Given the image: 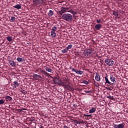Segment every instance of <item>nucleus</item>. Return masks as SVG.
<instances>
[{
	"label": "nucleus",
	"instance_id": "obj_1",
	"mask_svg": "<svg viewBox=\"0 0 128 128\" xmlns=\"http://www.w3.org/2000/svg\"><path fill=\"white\" fill-rule=\"evenodd\" d=\"M62 18L66 22H72V16L70 14H64L62 15Z\"/></svg>",
	"mask_w": 128,
	"mask_h": 128
},
{
	"label": "nucleus",
	"instance_id": "obj_2",
	"mask_svg": "<svg viewBox=\"0 0 128 128\" xmlns=\"http://www.w3.org/2000/svg\"><path fill=\"white\" fill-rule=\"evenodd\" d=\"M84 58H90L92 56V50L90 49H87L84 50Z\"/></svg>",
	"mask_w": 128,
	"mask_h": 128
},
{
	"label": "nucleus",
	"instance_id": "obj_3",
	"mask_svg": "<svg viewBox=\"0 0 128 128\" xmlns=\"http://www.w3.org/2000/svg\"><path fill=\"white\" fill-rule=\"evenodd\" d=\"M104 62L107 64V66H114V62L110 58H106L104 60Z\"/></svg>",
	"mask_w": 128,
	"mask_h": 128
},
{
	"label": "nucleus",
	"instance_id": "obj_4",
	"mask_svg": "<svg viewBox=\"0 0 128 128\" xmlns=\"http://www.w3.org/2000/svg\"><path fill=\"white\" fill-rule=\"evenodd\" d=\"M57 28L56 26L52 27V31H51V36L53 38H56V32Z\"/></svg>",
	"mask_w": 128,
	"mask_h": 128
},
{
	"label": "nucleus",
	"instance_id": "obj_5",
	"mask_svg": "<svg viewBox=\"0 0 128 128\" xmlns=\"http://www.w3.org/2000/svg\"><path fill=\"white\" fill-rule=\"evenodd\" d=\"M66 84H68V81L62 82V80H60L58 86H63L64 88H66V86H68Z\"/></svg>",
	"mask_w": 128,
	"mask_h": 128
},
{
	"label": "nucleus",
	"instance_id": "obj_6",
	"mask_svg": "<svg viewBox=\"0 0 128 128\" xmlns=\"http://www.w3.org/2000/svg\"><path fill=\"white\" fill-rule=\"evenodd\" d=\"M70 7L68 8H62L61 12H60V14H64V12H68V10H70Z\"/></svg>",
	"mask_w": 128,
	"mask_h": 128
},
{
	"label": "nucleus",
	"instance_id": "obj_7",
	"mask_svg": "<svg viewBox=\"0 0 128 128\" xmlns=\"http://www.w3.org/2000/svg\"><path fill=\"white\" fill-rule=\"evenodd\" d=\"M125 125L126 124L124 123L120 124L118 125L114 124V128H124Z\"/></svg>",
	"mask_w": 128,
	"mask_h": 128
},
{
	"label": "nucleus",
	"instance_id": "obj_8",
	"mask_svg": "<svg viewBox=\"0 0 128 128\" xmlns=\"http://www.w3.org/2000/svg\"><path fill=\"white\" fill-rule=\"evenodd\" d=\"M72 72H74L78 74H84V72L76 70L74 68H72Z\"/></svg>",
	"mask_w": 128,
	"mask_h": 128
},
{
	"label": "nucleus",
	"instance_id": "obj_9",
	"mask_svg": "<svg viewBox=\"0 0 128 128\" xmlns=\"http://www.w3.org/2000/svg\"><path fill=\"white\" fill-rule=\"evenodd\" d=\"M53 82L55 84H58V86L60 84V80L58 78H55L54 79Z\"/></svg>",
	"mask_w": 128,
	"mask_h": 128
},
{
	"label": "nucleus",
	"instance_id": "obj_10",
	"mask_svg": "<svg viewBox=\"0 0 128 128\" xmlns=\"http://www.w3.org/2000/svg\"><path fill=\"white\" fill-rule=\"evenodd\" d=\"M40 70L41 72L43 74H44L46 76H50L52 78V76H50V74L48 73V72H46L44 70H42V69H40Z\"/></svg>",
	"mask_w": 128,
	"mask_h": 128
},
{
	"label": "nucleus",
	"instance_id": "obj_11",
	"mask_svg": "<svg viewBox=\"0 0 128 128\" xmlns=\"http://www.w3.org/2000/svg\"><path fill=\"white\" fill-rule=\"evenodd\" d=\"M108 76H105L104 77V80H105V84H110V86H112V84H114L110 82V80H108V78L107 77Z\"/></svg>",
	"mask_w": 128,
	"mask_h": 128
},
{
	"label": "nucleus",
	"instance_id": "obj_12",
	"mask_svg": "<svg viewBox=\"0 0 128 128\" xmlns=\"http://www.w3.org/2000/svg\"><path fill=\"white\" fill-rule=\"evenodd\" d=\"M4 100H5L6 102H10L11 100H12V98L10 96H6L4 98Z\"/></svg>",
	"mask_w": 128,
	"mask_h": 128
},
{
	"label": "nucleus",
	"instance_id": "obj_13",
	"mask_svg": "<svg viewBox=\"0 0 128 128\" xmlns=\"http://www.w3.org/2000/svg\"><path fill=\"white\" fill-rule=\"evenodd\" d=\"M95 80L96 82H100V76L98 73H96Z\"/></svg>",
	"mask_w": 128,
	"mask_h": 128
},
{
	"label": "nucleus",
	"instance_id": "obj_14",
	"mask_svg": "<svg viewBox=\"0 0 128 128\" xmlns=\"http://www.w3.org/2000/svg\"><path fill=\"white\" fill-rule=\"evenodd\" d=\"M102 25L100 24H96V25L94 26V28H96V30H100L102 28Z\"/></svg>",
	"mask_w": 128,
	"mask_h": 128
},
{
	"label": "nucleus",
	"instance_id": "obj_15",
	"mask_svg": "<svg viewBox=\"0 0 128 128\" xmlns=\"http://www.w3.org/2000/svg\"><path fill=\"white\" fill-rule=\"evenodd\" d=\"M110 80L111 82H113V84H116V77L112 75L110 76Z\"/></svg>",
	"mask_w": 128,
	"mask_h": 128
},
{
	"label": "nucleus",
	"instance_id": "obj_16",
	"mask_svg": "<svg viewBox=\"0 0 128 128\" xmlns=\"http://www.w3.org/2000/svg\"><path fill=\"white\" fill-rule=\"evenodd\" d=\"M9 64L10 66H16V62L13 60H10L9 62Z\"/></svg>",
	"mask_w": 128,
	"mask_h": 128
},
{
	"label": "nucleus",
	"instance_id": "obj_17",
	"mask_svg": "<svg viewBox=\"0 0 128 128\" xmlns=\"http://www.w3.org/2000/svg\"><path fill=\"white\" fill-rule=\"evenodd\" d=\"M13 6L14 8H16L17 10H20V8H22V6L20 4H17Z\"/></svg>",
	"mask_w": 128,
	"mask_h": 128
},
{
	"label": "nucleus",
	"instance_id": "obj_18",
	"mask_svg": "<svg viewBox=\"0 0 128 128\" xmlns=\"http://www.w3.org/2000/svg\"><path fill=\"white\" fill-rule=\"evenodd\" d=\"M96 108H92L89 110V114H94L96 112Z\"/></svg>",
	"mask_w": 128,
	"mask_h": 128
},
{
	"label": "nucleus",
	"instance_id": "obj_19",
	"mask_svg": "<svg viewBox=\"0 0 128 128\" xmlns=\"http://www.w3.org/2000/svg\"><path fill=\"white\" fill-rule=\"evenodd\" d=\"M14 88H18V86H20V84H18V82L16 81H14Z\"/></svg>",
	"mask_w": 128,
	"mask_h": 128
},
{
	"label": "nucleus",
	"instance_id": "obj_20",
	"mask_svg": "<svg viewBox=\"0 0 128 128\" xmlns=\"http://www.w3.org/2000/svg\"><path fill=\"white\" fill-rule=\"evenodd\" d=\"M68 12H70V14H73V16L74 17V16H76V12L70 10H69L68 11Z\"/></svg>",
	"mask_w": 128,
	"mask_h": 128
},
{
	"label": "nucleus",
	"instance_id": "obj_21",
	"mask_svg": "<svg viewBox=\"0 0 128 128\" xmlns=\"http://www.w3.org/2000/svg\"><path fill=\"white\" fill-rule=\"evenodd\" d=\"M48 16H52L54 14V12L52 10H49V12L48 13Z\"/></svg>",
	"mask_w": 128,
	"mask_h": 128
},
{
	"label": "nucleus",
	"instance_id": "obj_22",
	"mask_svg": "<svg viewBox=\"0 0 128 128\" xmlns=\"http://www.w3.org/2000/svg\"><path fill=\"white\" fill-rule=\"evenodd\" d=\"M112 14H113V16H116V18H118V12L116 11L113 10Z\"/></svg>",
	"mask_w": 128,
	"mask_h": 128
},
{
	"label": "nucleus",
	"instance_id": "obj_23",
	"mask_svg": "<svg viewBox=\"0 0 128 128\" xmlns=\"http://www.w3.org/2000/svg\"><path fill=\"white\" fill-rule=\"evenodd\" d=\"M45 70H46V72H53L52 70L48 68V67H46Z\"/></svg>",
	"mask_w": 128,
	"mask_h": 128
},
{
	"label": "nucleus",
	"instance_id": "obj_24",
	"mask_svg": "<svg viewBox=\"0 0 128 128\" xmlns=\"http://www.w3.org/2000/svg\"><path fill=\"white\" fill-rule=\"evenodd\" d=\"M16 60H18V62H24V58L18 57L17 58Z\"/></svg>",
	"mask_w": 128,
	"mask_h": 128
},
{
	"label": "nucleus",
	"instance_id": "obj_25",
	"mask_svg": "<svg viewBox=\"0 0 128 128\" xmlns=\"http://www.w3.org/2000/svg\"><path fill=\"white\" fill-rule=\"evenodd\" d=\"M33 78H42V76L40 75H38V74H34L33 75Z\"/></svg>",
	"mask_w": 128,
	"mask_h": 128
},
{
	"label": "nucleus",
	"instance_id": "obj_26",
	"mask_svg": "<svg viewBox=\"0 0 128 128\" xmlns=\"http://www.w3.org/2000/svg\"><path fill=\"white\" fill-rule=\"evenodd\" d=\"M67 86H65V88H68V90H72V86H70V85L66 84Z\"/></svg>",
	"mask_w": 128,
	"mask_h": 128
},
{
	"label": "nucleus",
	"instance_id": "obj_27",
	"mask_svg": "<svg viewBox=\"0 0 128 128\" xmlns=\"http://www.w3.org/2000/svg\"><path fill=\"white\" fill-rule=\"evenodd\" d=\"M92 84L95 86H98V82L93 78V82Z\"/></svg>",
	"mask_w": 128,
	"mask_h": 128
},
{
	"label": "nucleus",
	"instance_id": "obj_28",
	"mask_svg": "<svg viewBox=\"0 0 128 128\" xmlns=\"http://www.w3.org/2000/svg\"><path fill=\"white\" fill-rule=\"evenodd\" d=\"M6 40L8 42H12V36H7Z\"/></svg>",
	"mask_w": 128,
	"mask_h": 128
},
{
	"label": "nucleus",
	"instance_id": "obj_29",
	"mask_svg": "<svg viewBox=\"0 0 128 128\" xmlns=\"http://www.w3.org/2000/svg\"><path fill=\"white\" fill-rule=\"evenodd\" d=\"M68 50L67 48H66L65 49L62 50V52L63 54H66V52H68Z\"/></svg>",
	"mask_w": 128,
	"mask_h": 128
},
{
	"label": "nucleus",
	"instance_id": "obj_30",
	"mask_svg": "<svg viewBox=\"0 0 128 128\" xmlns=\"http://www.w3.org/2000/svg\"><path fill=\"white\" fill-rule=\"evenodd\" d=\"M82 84H89L90 82L86 81V80H83L82 82H81Z\"/></svg>",
	"mask_w": 128,
	"mask_h": 128
},
{
	"label": "nucleus",
	"instance_id": "obj_31",
	"mask_svg": "<svg viewBox=\"0 0 128 128\" xmlns=\"http://www.w3.org/2000/svg\"><path fill=\"white\" fill-rule=\"evenodd\" d=\"M4 102H6V100H4V98L0 100V104H4Z\"/></svg>",
	"mask_w": 128,
	"mask_h": 128
},
{
	"label": "nucleus",
	"instance_id": "obj_32",
	"mask_svg": "<svg viewBox=\"0 0 128 128\" xmlns=\"http://www.w3.org/2000/svg\"><path fill=\"white\" fill-rule=\"evenodd\" d=\"M20 92L22 94H28V92L24 90H21Z\"/></svg>",
	"mask_w": 128,
	"mask_h": 128
},
{
	"label": "nucleus",
	"instance_id": "obj_33",
	"mask_svg": "<svg viewBox=\"0 0 128 128\" xmlns=\"http://www.w3.org/2000/svg\"><path fill=\"white\" fill-rule=\"evenodd\" d=\"M36 2H38V4H44L43 0H38L36 1Z\"/></svg>",
	"mask_w": 128,
	"mask_h": 128
},
{
	"label": "nucleus",
	"instance_id": "obj_34",
	"mask_svg": "<svg viewBox=\"0 0 128 128\" xmlns=\"http://www.w3.org/2000/svg\"><path fill=\"white\" fill-rule=\"evenodd\" d=\"M72 48V44H70L66 47V48L68 50H70Z\"/></svg>",
	"mask_w": 128,
	"mask_h": 128
},
{
	"label": "nucleus",
	"instance_id": "obj_35",
	"mask_svg": "<svg viewBox=\"0 0 128 128\" xmlns=\"http://www.w3.org/2000/svg\"><path fill=\"white\" fill-rule=\"evenodd\" d=\"M107 98H110V100H114V96H111L110 95L109 96H108Z\"/></svg>",
	"mask_w": 128,
	"mask_h": 128
},
{
	"label": "nucleus",
	"instance_id": "obj_36",
	"mask_svg": "<svg viewBox=\"0 0 128 128\" xmlns=\"http://www.w3.org/2000/svg\"><path fill=\"white\" fill-rule=\"evenodd\" d=\"M84 118L86 117V116H87V118H90V116H92V114H84Z\"/></svg>",
	"mask_w": 128,
	"mask_h": 128
},
{
	"label": "nucleus",
	"instance_id": "obj_37",
	"mask_svg": "<svg viewBox=\"0 0 128 128\" xmlns=\"http://www.w3.org/2000/svg\"><path fill=\"white\" fill-rule=\"evenodd\" d=\"M11 22H14V20H16V18L12 16L11 17V20H10Z\"/></svg>",
	"mask_w": 128,
	"mask_h": 128
},
{
	"label": "nucleus",
	"instance_id": "obj_38",
	"mask_svg": "<svg viewBox=\"0 0 128 128\" xmlns=\"http://www.w3.org/2000/svg\"><path fill=\"white\" fill-rule=\"evenodd\" d=\"M96 22L97 24H100V22H102V20L100 19L96 20Z\"/></svg>",
	"mask_w": 128,
	"mask_h": 128
},
{
	"label": "nucleus",
	"instance_id": "obj_39",
	"mask_svg": "<svg viewBox=\"0 0 128 128\" xmlns=\"http://www.w3.org/2000/svg\"><path fill=\"white\" fill-rule=\"evenodd\" d=\"M84 92H86V94H92V90H85Z\"/></svg>",
	"mask_w": 128,
	"mask_h": 128
},
{
	"label": "nucleus",
	"instance_id": "obj_40",
	"mask_svg": "<svg viewBox=\"0 0 128 128\" xmlns=\"http://www.w3.org/2000/svg\"><path fill=\"white\" fill-rule=\"evenodd\" d=\"M64 128H70L66 126H64Z\"/></svg>",
	"mask_w": 128,
	"mask_h": 128
},
{
	"label": "nucleus",
	"instance_id": "obj_41",
	"mask_svg": "<svg viewBox=\"0 0 128 128\" xmlns=\"http://www.w3.org/2000/svg\"><path fill=\"white\" fill-rule=\"evenodd\" d=\"M107 89L108 90H112V89L110 88H107Z\"/></svg>",
	"mask_w": 128,
	"mask_h": 128
},
{
	"label": "nucleus",
	"instance_id": "obj_42",
	"mask_svg": "<svg viewBox=\"0 0 128 128\" xmlns=\"http://www.w3.org/2000/svg\"><path fill=\"white\" fill-rule=\"evenodd\" d=\"M35 120L34 119H31L30 122H34Z\"/></svg>",
	"mask_w": 128,
	"mask_h": 128
},
{
	"label": "nucleus",
	"instance_id": "obj_43",
	"mask_svg": "<svg viewBox=\"0 0 128 128\" xmlns=\"http://www.w3.org/2000/svg\"><path fill=\"white\" fill-rule=\"evenodd\" d=\"M118 0V2H122V0Z\"/></svg>",
	"mask_w": 128,
	"mask_h": 128
},
{
	"label": "nucleus",
	"instance_id": "obj_44",
	"mask_svg": "<svg viewBox=\"0 0 128 128\" xmlns=\"http://www.w3.org/2000/svg\"><path fill=\"white\" fill-rule=\"evenodd\" d=\"M116 2H117V4H120V2H118V1H117Z\"/></svg>",
	"mask_w": 128,
	"mask_h": 128
},
{
	"label": "nucleus",
	"instance_id": "obj_45",
	"mask_svg": "<svg viewBox=\"0 0 128 128\" xmlns=\"http://www.w3.org/2000/svg\"><path fill=\"white\" fill-rule=\"evenodd\" d=\"M19 112H22V109H19Z\"/></svg>",
	"mask_w": 128,
	"mask_h": 128
},
{
	"label": "nucleus",
	"instance_id": "obj_46",
	"mask_svg": "<svg viewBox=\"0 0 128 128\" xmlns=\"http://www.w3.org/2000/svg\"><path fill=\"white\" fill-rule=\"evenodd\" d=\"M76 54H78V52H76Z\"/></svg>",
	"mask_w": 128,
	"mask_h": 128
},
{
	"label": "nucleus",
	"instance_id": "obj_47",
	"mask_svg": "<svg viewBox=\"0 0 128 128\" xmlns=\"http://www.w3.org/2000/svg\"><path fill=\"white\" fill-rule=\"evenodd\" d=\"M36 72H38V70H36Z\"/></svg>",
	"mask_w": 128,
	"mask_h": 128
},
{
	"label": "nucleus",
	"instance_id": "obj_48",
	"mask_svg": "<svg viewBox=\"0 0 128 128\" xmlns=\"http://www.w3.org/2000/svg\"><path fill=\"white\" fill-rule=\"evenodd\" d=\"M90 82H92L90 81Z\"/></svg>",
	"mask_w": 128,
	"mask_h": 128
},
{
	"label": "nucleus",
	"instance_id": "obj_49",
	"mask_svg": "<svg viewBox=\"0 0 128 128\" xmlns=\"http://www.w3.org/2000/svg\"><path fill=\"white\" fill-rule=\"evenodd\" d=\"M76 124H80V123H78V122H76Z\"/></svg>",
	"mask_w": 128,
	"mask_h": 128
},
{
	"label": "nucleus",
	"instance_id": "obj_50",
	"mask_svg": "<svg viewBox=\"0 0 128 128\" xmlns=\"http://www.w3.org/2000/svg\"><path fill=\"white\" fill-rule=\"evenodd\" d=\"M128 124V121L127 122Z\"/></svg>",
	"mask_w": 128,
	"mask_h": 128
}]
</instances>
